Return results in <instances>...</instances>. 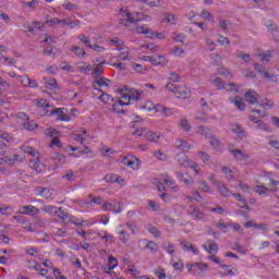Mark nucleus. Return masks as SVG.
I'll return each mask as SVG.
<instances>
[{"label": "nucleus", "mask_w": 279, "mask_h": 279, "mask_svg": "<svg viewBox=\"0 0 279 279\" xmlns=\"http://www.w3.org/2000/svg\"><path fill=\"white\" fill-rule=\"evenodd\" d=\"M104 210H112L116 214L121 213V203H118V207L112 205L111 203H105L102 205Z\"/></svg>", "instance_id": "12"}, {"label": "nucleus", "mask_w": 279, "mask_h": 279, "mask_svg": "<svg viewBox=\"0 0 279 279\" xmlns=\"http://www.w3.org/2000/svg\"><path fill=\"white\" fill-rule=\"evenodd\" d=\"M231 104H234L236 106L238 110H245V102L241 96H235L233 100H231Z\"/></svg>", "instance_id": "14"}, {"label": "nucleus", "mask_w": 279, "mask_h": 279, "mask_svg": "<svg viewBox=\"0 0 279 279\" xmlns=\"http://www.w3.org/2000/svg\"><path fill=\"white\" fill-rule=\"evenodd\" d=\"M23 210H24L23 215H29V213H32V215H39L40 214V209L34 207L33 205L24 206Z\"/></svg>", "instance_id": "16"}, {"label": "nucleus", "mask_w": 279, "mask_h": 279, "mask_svg": "<svg viewBox=\"0 0 279 279\" xmlns=\"http://www.w3.org/2000/svg\"><path fill=\"white\" fill-rule=\"evenodd\" d=\"M254 69L257 73H263L264 77L269 78L271 77V74L269 72L265 71V66H263L259 63H254Z\"/></svg>", "instance_id": "20"}, {"label": "nucleus", "mask_w": 279, "mask_h": 279, "mask_svg": "<svg viewBox=\"0 0 279 279\" xmlns=\"http://www.w3.org/2000/svg\"><path fill=\"white\" fill-rule=\"evenodd\" d=\"M198 156L203 160V162H208L210 160V156L204 151H199Z\"/></svg>", "instance_id": "57"}, {"label": "nucleus", "mask_w": 279, "mask_h": 279, "mask_svg": "<svg viewBox=\"0 0 279 279\" xmlns=\"http://www.w3.org/2000/svg\"><path fill=\"white\" fill-rule=\"evenodd\" d=\"M44 83L46 84V88H56L58 86V83L56 82V78H44Z\"/></svg>", "instance_id": "33"}, {"label": "nucleus", "mask_w": 279, "mask_h": 279, "mask_svg": "<svg viewBox=\"0 0 279 279\" xmlns=\"http://www.w3.org/2000/svg\"><path fill=\"white\" fill-rule=\"evenodd\" d=\"M121 12L124 13V19H120L119 20V24L120 25H123L124 27H130V25L133 23V24H136L138 23L140 21L143 20V13H138V12H126V11H123V9H121Z\"/></svg>", "instance_id": "1"}, {"label": "nucleus", "mask_w": 279, "mask_h": 279, "mask_svg": "<svg viewBox=\"0 0 279 279\" xmlns=\"http://www.w3.org/2000/svg\"><path fill=\"white\" fill-rule=\"evenodd\" d=\"M137 34H147L148 38H154L156 36V33H154L147 25L138 26L134 28Z\"/></svg>", "instance_id": "7"}, {"label": "nucleus", "mask_w": 279, "mask_h": 279, "mask_svg": "<svg viewBox=\"0 0 279 279\" xmlns=\"http://www.w3.org/2000/svg\"><path fill=\"white\" fill-rule=\"evenodd\" d=\"M64 20H60L58 17L46 20L45 25H48V27H54V25H63Z\"/></svg>", "instance_id": "19"}, {"label": "nucleus", "mask_w": 279, "mask_h": 279, "mask_svg": "<svg viewBox=\"0 0 279 279\" xmlns=\"http://www.w3.org/2000/svg\"><path fill=\"white\" fill-rule=\"evenodd\" d=\"M155 110H156V112H160V114H162V117H169V113H167V112H169L170 109L166 108L162 105H157L155 107Z\"/></svg>", "instance_id": "30"}, {"label": "nucleus", "mask_w": 279, "mask_h": 279, "mask_svg": "<svg viewBox=\"0 0 279 279\" xmlns=\"http://www.w3.org/2000/svg\"><path fill=\"white\" fill-rule=\"evenodd\" d=\"M210 146L214 147V149H219L220 142L217 140L215 135H210Z\"/></svg>", "instance_id": "41"}, {"label": "nucleus", "mask_w": 279, "mask_h": 279, "mask_svg": "<svg viewBox=\"0 0 279 279\" xmlns=\"http://www.w3.org/2000/svg\"><path fill=\"white\" fill-rule=\"evenodd\" d=\"M259 58H262V62H269V58H271V53H259Z\"/></svg>", "instance_id": "64"}, {"label": "nucleus", "mask_w": 279, "mask_h": 279, "mask_svg": "<svg viewBox=\"0 0 279 279\" xmlns=\"http://www.w3.org/2000/svg\"><path fill=\"white\" fill-rule=\"evenodd\" d=\"M141 110L149 111V110H156V107H154V104L151 101H146L144 105H142Z\"/></svg>", "instance_id": "44"}, {"label": "nucleus", "mask_w": 279, "mask_h": 279, "mask_svg": "<svg viewBox=\"0 0 279 279\" xmlns=\"http://www.w3.org/2000/svg\"><path fill=\"white\" fill-rule=\"evenodd\" d=\"M109 271H112V269H114V267H117L118 265V262H117V258L110 256L109 257Z\"/></svg>", "instance_id": "54"}, {"label": "nucleus", "mask_w": 279, "mask_h": 279, "mask_svg": "<svg viewBox=\"0 0 279 279\" xmlns=\"http://www.w3.org/2000/svg\"><path fill=\"white\" fill-rule=\"evenodd\" d=\"M84 45H86L89 49H93L94 51H98L99 53H101V51H105L106 48L95 44V45H90V40H85Z\"/></svg>", "instance_id": "27"}, {"label": "nucleus", "mask_w": 279, "mask_h": 279, "mask_svg": "<svg viewBox=\"0 0 279 279\" xmlns=\"http://www.w3.org/2000/svg\"><path fill=\"white\" fill-rule=\"evenodd\" d=\"M19 160V155H13V157L5 156L4 157V165H14Z\"/></svg>", "instance_id": "38"}, {"label": "nucleus", "mask_w": 279, "mask_h": 279, "mask_svg": "<svg viewBox=\"0 0 279 279\" xmlns=\"http://www.w3.org/2000/svg\"><path fill=\"white\" fill-rule=\"evenodd\" d=\"M218 73H219V75H225V77H227V80H230L232 77V74L226 68H220L218 70Z\"/></svg>", "instance_id": "46"}, {"label": "nucleus", "mask_w": 279, "mask_h": 279, "mask_svg": "<svg viewBox=\"0 0 279 279\" xmlns=\"http://www.w3.org/2000/svg\"><path fill=\"white\" fill-rule=\"evenodd\" d=\"M50 158H51V160H57V162H60V165H64V162H66V157L60 153H53L50 156Z\"/></svg>", "instance_id": "17"}, {"label": "nucleus", "mask_w": 279, "mask_h": 279, "mask_svg": "<svg viewBox=\"0 0 279 279\" xmlns=\"http://www.w3.org/2000/svg\"><path fill=\"white\" fill-rule=\"evenodd\" d=\"M24 130H27L28 132H34L36 128H38V124H36L34 121L24 122Z\"/></svg>", "instance_id": "29"}, {"label": "nucleus", "mask_w": 279, "mask_h": 279, "mask_svg": "<svg viewBox=\"0 0 279 279\" xmlns=\"http://www.w3.org/2000/svg\"><path fill=\"white\" fill-rule=\"evenodd\" d=\"M110 80L106 78V76H100L94 81V84H97V86H110Z\"/></svg>", "instance_id": "18"}, {"label": "nucleus", "mask_w": 279, "mask_h": 279, "mask_svg": "<svg viewBox=\"0 0 279 279\" xmlns=\"http://www.w3.org/2000/svg\"><path fill=\"white\" fill-rule=\"evenodd\" d=\"M92 74L94 75L95 80H98L99 77H102L104 74V66L102 63L98 64L97 68H94L92 71Z\"/></svg>", "instance_id": "24"}, {"label": "nucleus", "mask_w": 279, "mask_h": 279, "mask_svg": "<svg viewBox=\"0 0 279 279\" xmlns=\"http://www.w3.org/2000/svg\"><path fill=\"white\" fill-rule=\"evenodd\" d=\"M51 114H58V121H65L69 122L71 121V117L64 114V112H62V109L58 108L51 111Z\"/></svg>", "instance_id": "11"}, {"label": "nucleus", "mask_w": 279, "mask_h": 279, "mask_svg": "<svg viewBox=\"0 0 279 279\" xmlns=\"http://www.w3.org/2000/svg\"><path fill=\"white\" fill-rule=\"evenodd\" d=\"M163 21L165 23H172V25H175V15L171 13H166Z\"/></svg>", "instance_id": "40"}, {"label": "nucleus", "mask_w": 279, "mask_h": 279, "mask_svg": "<svg viewBox=\"0 0 279 279\" xmlns=\"http://www.w3.org/2000/svg\"><path fill=\"white\" fill-rule=\"evenodd\" d=\"M255 193H258V195H265V193H267V191H276V189H269L267 186H265L264 184L262 185H256L254 187Z\"/></svg>", "instance_id": "23"}, {"label": "nucleus", "mask_w": 279, "mask_h": 279, "mask_svg": "<svg viewBox=\"0 0 279 279\" xmlns=\"http://www.w3.org/2000/svg\"><path fill=\"white\" fill-rule=\"evenodd\" d=\"M177 160L181 167H184L189 160V156L185 153H180L177 155Z\"/></svg>", "instance_id": "25"}, {"label": "nucleus", "mask_w": 279, "mask_h": 279, "mask_svg": "<svg viewBox=\"0 0 279 279\" xmlns=\"http://www.w3.org/2000/svg\"><path fill=\"white\" fill-rule=\"evenodd\" d=\"M166 88L167 90H170V93H174V94L178 90V86H174V84L171 82L166 84Z\"/></svg>", "instance_id": "59"}, {"label": "nucleus", "mask_w": 279, "mask_h": 279, "mask_svg": "<svg viewBox=\"0 0 279 279\" xmlns=\"http://www.w3.org/2000/svg\"><path fill=\"white\" fill-rule=\"evenodd\" d=\"M44 213H47L48 215H53V210H56V206L48 205L41 208Z\"/></svg>", "instance_id": "55"}, {"label": "nucleus", "mask_w": 279, "mask_h": 279, "mask_svg": "<svg viewBox=\"0 0 279 279\" xmlns=\"http://www.w3.org/2000/svg\"><path fill=\"white\" fill-rule=\"evenodd\" d=\"M22 149L25 154H27L28 156H33V158H36L38 156V150H36L34 147L32 146H22Z\"/></svg>", "instance_id": "22"}, {"label": "nucleus", "mask_w": 279, "mask_h": 279, "mask_svg": "<svg viewBox=\"0 0 279 279\" xmlns=\"http://www.w3.org/2000/svg\"><path fill=\"white\" fill-rule=\"evenodd\" d=\"M145 247L146 250H150V252H158V244L154 241H148Z\"/></svg>", "instance_id": "39"}, {"label": "nucleus", "mask_w": 279, "mask_h": 279, "mask_svg": "<svg viewBox=\"0 0 279 279\" xmlns=\"http://www.w3.org/2000/svg\"><path fill=\"white\" fill-rule=\"evenodd\" d=\"M218 43H220V45H230V39L228 37L220 35L218 38Z\"/></svg>", "instance_id": "62"}, {"label": "nucleus", "mask_w": 279, "mask_h": 279, "mask_svg": "<svg viewBox=\"0 0 279 279\" xmlns=\"http://www.w3.org/2000/svg\"><path fill=\"white\" fill-rule=\"evenodd\" d=\"M238 58H240L241 60H244L245 62H251L252 60L248 53H240L238 54Z\"/></svg>", "instance_id": "63"}, {"label": "nucleus", "mask_w": 279, "mask_h": 279, "mask_svg": "<svg viewBox=\"0 0 279 279\" xmlns=\"http://www.w3.org/2000/svg\"><path fill=\"white\" fill-rule=\"evenodd\" d=\"M52 234H54L56 236H66V231L60 228H56L52 230Z\"/></svg>", "instance_id": "53"}, {"label": "nucleus", "mask_w": 279, "mask_h": 279, "mask_svg": "<svg viewBox=\"0 0 279 279\" xmlns=\"http://www.w3.org/2000/svg\"><path fill=\"white\" fill-rule=\"evenodd\" d=\"M231 154L236 158V160H247L250 158L248 155L243 153L241 149L231 150Z\"/></svg>", "instance_id": "13"}, {"label": "nucleus", "mask_w": 279, "mask_h": 279, "mask_svg": "<svg viewBox=\"0 0 279 279\" xmlns=\"http://www.w3.org/2000/svg\"><path fill=\"white\" fill-rule=\"evenodd\" d=\"M180 128H182V130H184L185 132H191V125L189 124V121H186V119L180 121Z\"/></svg>", "instance_id": "45"}, {"label": "nucleus", "mask_w": 279, "mask_h": 279, "mask_svg": "<svg viewBox=\"0 0 279 279\" xmlns=\"http://www.w3.org/2000/svg\"><path fill=\"white\" fill-rule=\"evenodd\" d=\"M231 132L236 134V136H243V134H245L243 128H241V125L236 123L231 124Z\"/></svg>", "instance_id": "21"}, {"label": "nucleus", "mask_w": 279, "mask_h": 279, "mask_svg": "<svg viewBox=\"0 0 279 279\" xmlns=\"http://www.w3.org/2000/svg\"><path fill=\"white\" fill-rule=\"evenodd\" d=\"M208 132H210V129H208L204 125H201L196 129V134H201L205 138H208Z\"/></svg>", "instance_id": "28"}, {"label": "nucleus", "mask_w": 279, "mask_h": 279, "mask_svg": "<svg viewBox=\"0 0 279 279\" xmlns=\"http://www.w3.org/2000/svg\"><path fill=\"white\" fill-rule=\"evenodd\" d=\"M174 147H177V149H191V145H189L183 140H177L174 143Z\"/></svg>", "instance_id": "26"}, {"label": "nucleus", "mask_w": 279, "mask_h": 279, "mask_svg": "<svg viewBox=\"0 0 279 279\" xmlns=\"http://www.w3.org/2000/svg\"><path fill=\"white\" fill-rule=\"evenodd\" d=\"M208 246L203 245L204 250H206V252H208V254H217V252H219V245H217V242H213V240H208Z\"/></svg>", "instance_id": "10"}, {"label": "nucleus", "mask_w": 279, "mask_h": 279, "mask_svg": "<svg viewBox=\"0 0 279 279\" xmlns=\"http://www.w3.org/2000/svg\"><path fill=\"white\" fill-rule=\"evenodd\" d=\"M154 156L158 158V160H167L168 156L167 154L160 151V150H155Z\"/></svg>", "instance_id": "51"}, {"label": "nucleus", "mask_w": 279, "mask_h": 279, "mask_svg": "<svg viewBox=\"0 0 279 279\" xmlns=\"http://www.w3.org/2000/svg\"><path fill=\"white\" fill-rule=\"evenodd\" d=\"M141 95H143V92L132 90L131 92V99H135L137 101V99H141Z\"/></svg>", "instance_id": "56"}, {"label": "nucleus", "mask_w": 279, "mask_h": 279, "mask_svg": "<svg viewBox=\"0 0 279 279\" xmlns=\"http://www.w3.org/2000/svg\"><path fill=\"white\" fill-rule=\"evenodd\" d=\"M217 189L221 197H230V195H232V191H230L223 183H218Z\"/></svg>", "instance_id": "9"}, {"label": "nucleus", "mask_w": 279, "mask_h": 279, "mask_svg": "<svg viewBox=\"0 0 279 279\" xmlns=\"http://www.w3.org/2000/svg\"><path fill=\"white\" fill-rule=\"evenodd\" d=\"M155 57H156V59H157V64H158V66H167V62H169V61H167V59L165 58V56L156 54Z\"/></svg>", "instance_id": "37"}, {"label": "nucleus", "mask_w": 279, "mask_h": 279, "mask_svg": "<svg viewBox=\"0 0 279 279\" xmlns=\"http://www.w3.org/2000/svg\"><path fill=\"white\" fill-rule=\"evenodd\" d=\"M118 93H120V99H128V102H124L123 100L117 101L112 106V111L113 112H123V110H120L119 107L120 106H130V101L132 100V95L126 94L125 92H123V89H118Z\"/></svg>", "instance_id": "2"}, {"label": "nucleus", "mask_w": 279, "mask_h": 279, "mask_svg": "<svg viewBox=\"0 0 279 279\" xmlns=\"http://www.w3.org/2000/svg\"><path fill=\"white\" fill-rule=\"evenodd\" d=\"M146 140L150 141V143H156L158 138H160V135L154 132H148L146 133Z\"/></svg>", "instance_id": "32"}, {"label": "nucleus", "mask_w": 279, "mask_h": 279, "mask_svg": "<svg viewBox=\"0 0 279 279\" xmlns=\"http://www.w3.org/2000/svg\"><path fill=\"white\" fill-rule=\"evenodd\" d=\"M221 171H222V173L226 174L227 180H232V178H234V177L232 175V170H231L230 168H228V167H222Z\"/></svg>", "instance_id": "47"}, {"label": "nucleus", "mask_w": 279, "mask_h": 279, "mask_svg": "<svg viewBox=\"0 0 279 279\" xmlns=\"http://www.w3.org/2000/svg\"><path fill=\"white\" fill-rule=\"evenodd\" d=\"M51 191L53 190L49 187H43V186H37L35 189L36 196L44 197V199H51V195H52Z\"/></svg>", "instance_id": "3"}, {"label": "nucleus", "mask_w": 279, "mask_h": 279, "mask_svg": "<svg viewBox=\"0 0 279 279\" xmlns=\"http://www.w3.org/2000/svg\"><path fill=\"white\" fill-rule=\"evenodd\" d=\"M232 250H234V252H239V254H245L247 252L244 246H241L239 244L233 246Z\"/></svg>", "instance_id": "61"}, {"label": "nucleus", "mask_w": 279, "mask_h": 279, "mask_svg": "<svg viewBox=\"0 0 279 279\" xmlns=\"http://www.w3.org/2000/svg\"><path fill=\"white\" fill-rule=\"evenodd\" d=\"M255 128L256 130H267V125L265 124V122L263 120H258L256 123H255Z\"/></svg>", "instance_id": "58"}, {"label": "nucleus", "mask_w": 279, "mask_h": 279, "mask_svg": "<svg viewBox=\"0 0 279 279\" xmlns=\"http://www.w3.org/2000/svg\"><path fill=\"white\" fill-rule=\"evenodd\" d=\"M213 82H214L216 88H218V90H221V88H223V86H226V84L221 83V78H219V77L215 78Z\"/></svg>", "instance_id": "60"}, {"label": "nucleus", "mask_w": 279, "mask_h": 279, "mask_svg": "<svg viewBox=\"0 0 279 279\" xmlns=\"http://www.w3.org/2000/svg\"><path fill=\"white\" fill-rule=\"evenodd\" d=\"M163 250H166L168 254H171V256H173V254L175 253V247L171 243H169L168 245H163Z\"/></svg>", "instance_id": "52"}, {"label": "nucleus", "mask_w": 279, "mask_h": 279, "mask_svg": "<svg viewBox=\"0 0 279 279\" xmlns=\"http://www.w3.org/2000/svg\"><path fill=\"white\" fill-rule=\"evenodd\" d=\"M198 185L199 191H204V193H210V186L208 183H206V181H199Z\"/></svg>", "instance_id": "35"}, {"label": "nucleus", "mask_w": 279, "mask_h": 279, "mask_svg": "<svg viewBox=\"0 0 279 279\" xmlns=\"http://www.w3.org/2000/svg\"><path fill=\"white\" fill-rule=\"evenodd\" d=\"M244 99L247 101V104H251V106H254L255 104H258V93L250 89L244 94Z\"/></svg>", "instance_id": "5"}, {"label": "nucleus", "mask_w": 279, "mask_h": 279, "mask_svg": "<svg viewBox=\"0 0 279 279\" xmlns=\"http://www.w3.org/2000/svg\"><path fill=\"white\" fill-rule=\"evenodd\" d=\"M70 50L75 53V56H77L78 58H82V56H86V51H84V49L77 47V46H74L72 48H70Z\"/></svg>", "instance_id": "31"}, {"label": "nucleus", "mask_w": 279, "mask_h": 279, "mask_svg": "<svg viewBox=\"0 0 279 279\" xmlns=\"http://www.w3.org/2000/svg\"><path fill=\"white\" fill-rule=\"evenodd\" d=\"M182 250H184L185 252H193V254H199V251L195 248V246H193L191 242H182Z\"/></svg>", "instance_id": "15"}, {"label": "nucleus", "mask_w": 279, "mask_h": 279, "mask_svg": "<svg viewBox=\"0 0 279 279\" xmlns=\"http://www.w3.org/2000/svg\"><path fill=\"white\" fill-rule=\"evenodd\" d=\"M174 95L178 99H189L191 97V89L186 86L177 87Z\"/></svg>", "instance_id": "4"}, {"label": "nucleus", "mask_w": 279, "mask_h": 279, "mask_svg": "<svg viewBox=\"0 0 279 279\" xmlns=\"http://www.w3.org/2000/svg\"><path fill=\"white\" fill-rule=\"evenodd\" d=\"M63 25H68L71 27V29H73V27H77V25H80V21H71V19H64Z\"/></svg>", "instance_id": "36"}, {"label": "nucleus", "mask_w": 279, "mask_h": 279, "mask_svg": "<svg viewBox=\"0 0 279 279\" xmlns=\"http://www.w3.org/2000/svg\"><path fill=\"white\" fill-rule=\"evenodd\" d=\"M99 99L104 104H108V101H114V98H112V96L108 95L107 93H102V95L99 96Z\"/></svg>", "instance_id": "42"}, {"label": "nucleus", "mask_w": 279, "mask_h": 279, "mask_svg": "<svg viewBox=\"0 0 279 279\" xmlns=\"http://www.w3.org/2000/svg\"><path fill=\"white\" fill-rule=\"evenodd\" d=\"M146 5H149V8H158L160 5V0H145Z\"/></svg>", "instance_id": "50"}, {"label": "nucleus", "mask_w": 279, "mask_h": 279, "mask_svg": "<svg viewBox=\"0 0 279 279\" xmlns=\"http://www.w3.org/2000/svg\"><path fill=\"white\" fill-rule=\"evenodd\" d=\"M187 214L191 215V217H194V219H204V214L195 206H190Z\"/></svg>", "instance_id": "8"}, {"label": "nucleus", "mask_w": 279, "mask_h": 279, "mask_svg": "<svg viewBox=\"0 0 279 279\" xmlns=\"http://www.w3.org/2000/svg\"><path fill=\"white\" fill-rule=\"evenodd\" d=\"M230 228L234 230V232H239V234H243V229L241 228V225L236 222L229 223Z\"/></svg>", "instance_id": "48"}, {"label": "nucleus", "mask_w": 279, "mask_h": 279, "mask_svg": "<svg viewBox=\"0 0 279 279\" xmlns=\"http://www.w3.org/2000/svg\"><path fill=\"white\" fill-rule=\"evenodd\" d=\"M222 88H225L226 90H231V92H235L239 90V86H236V84L234 83H229V84H225L222 85Z\"/></svg>", "instance_id": "43"}, {"label": "nucleus", "mask_w": 279, "mask_h": 279, "mask_svg": "<svg viewBox=\"0 0 279 279\" xmlns=\"http://www.w3.org/2000/svg\"><path fill=\"white\" fill-rule=\"evenodd\" d=\"M20 82L27 88L29 84H32V78H29L28 76H20Z\"/></svg>", "instance_id": "49"}, {"label": "nucleus", "mask_w": 279, "mask_h": 279, "mask_svg": "<svg viewBox=\"0 0 279 279\" xmlns=\"http://www.w3.org/2000/svg\"><path fill=\"white\" fill-rule=\"evenodd\" d=\"M119 240L121 241V243H128L130 241V233H126L125 231H120Z\"/></svg>", "instance_id": "34"}, {"label": "nucleus", "mask_w": 279, "mask_h": 279, "mask_svg": "<svg viewBox=\"0 0 279 279\" xmlns=\"http://www.w3.org/2000/svg\"><path fill=\"white\" fill-rule=\"evenodd\" d=\"M29 167L31 169H34L36 173H43V170L45 169V166L40 163L39 159H31Z\"/></svg>", "instance_id": "6"}]
</instances>
